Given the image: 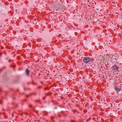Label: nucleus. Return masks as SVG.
<instances>
[{
  "label": "nucleus",
  "instance_id": "nucleus-1",
  "mask_svg": "<svg viewBox=\"0 0 122 122\" xmlns=\"http://www.w3.org/2000/svg\"><path fill=\"white\" fill-rule=\"evenodd\" d=\"M111 69L113 71L117 72L118 70L119 67L116 65H114L111 67Z\"/></svg>",
  "mask_w": 122,
  "mask_h": 122
},
{
  "label": "nucleus",
  "instance_id": "nucleus-2",
  "mask_svg": "<svg viewBox=\"0 0 122 122\" xmlns=\"http://www.w3.org/2000/svg\"><path fill=\"white\" fill-rule=\"evenodd\" d=\"M91 60V59L89 57H85L83 59L84 61L86 63H87Z\"/></svg>",
  "mask_w": 122,
  "mask_h": 122
},
{
  "label": "nucleus",
  "instance_id": "nucleus-3",
  "mask_svg": "<svg viewBox=\"0 0 122 122\" xmlns=\"http://www.w3.org/2000/svg\"><path fill=\"white\" fill-rule=\"evenodd\" d=\"M25 71L27 75L28 76H29V73L30 71L29 70V69L28 68Z\"/></svg>",
  "mask_w": 122,
  "mask_h": 122
},
{
  "label": "nucleus",
  "instance_id": "nucleus-4",
  "mask_svg": "<svg viewBox=\"0 0 122 122\" xmlns=\"http://www.w3.org/2000/svg\"><path fill=\"white\" fill-rule=\"evenodd\" d=\"M115 89L117 93L119 92L120 91V89L118 87L115 88Z\"/></svg>",
  "mask_w": 122,
  "mask_h": 122
},
{
  "label": "nucleus",
  "instance_id": "nucleus-5",
  "mask_svg": "<svg viewBox=\"0 0 122 122\" xmlns=\"http://www.w3.org/2000/svg\"><path fill=\"white\" fill-rule=\"evenodd\" d=\"M3 103V102L2 101H0V103L1 104H2Z\"/></svg>",
  "mask_w": 122,
  "mask_h": 122
},
{
  "label": "nucleus",
  "instance_id": "nucleus-6",
  "mask_svg": "<svg viewBox=\"0 0 122 122\" xmlns=\"http://www.w3.org/2000/svg\"><path fill=\"white\" fill-rule=\"evenodd\" d=\"M36 102H40V100H36Z\"/></svg>",
  "mask_w": 122,
  "mask_h": 122
},
{
  "label": "nucleus",
  "instance_id": "nucleus-7",
  "mask_svg": "<svg viewBox=\"0 0 122 122\" xmlns=\"http://www.w3.org/2000/svg\"><path fill=\"white\" fill-rule=\"evenodd\" d=\"M51 119L52 120L53 119L54 117H51Z\"/></svg>",
  "mask_w": 122,
  "mask_h": 122
},
{
  "label": "nucleus",
  "instance_id": "nucleus-8",
  "mask_svg": "<svg viewBox=\"0 0 122 122\" xmlns=\"http://www.w3.org/2000/svg\"><path fill=\"white\" fill-rule=\"evenodd\" d=\"M32 107V105L31 104H30L29 105V107Z\"/></svg>",
  "mask_w": 122,
  "mask_h": 122
},
{
  "label": "nucleus",
  "instance_id": "nucleus-9",
  "mask_svg": "<svg viewBox=\"0 0 122 122\" xmlns=\"http://www.w3.org/2000/svg\"><path fill=\"white\" fill-rule=\"evenodd\" d=\"M8 58H9V57H6V59H6V60H7L8 59Z\"/></svg>",
  "mask_w": 122,
  "mask_h": 122
},
{
  "label": "nucleus",
  "instance_id": "nucleus-10",
  "mask_svg": "<svg viewBox=\"0 0 122 122\" xmlns=\"http://www.w3.org/2000/svg\"><path fill=\"white\" fill-rule=\"evenodd\" d=\"M30 96V95H27V97H29V96Z\"/></svg>",
  "mask_w": 122,
  "mask_h": 122
},
{
  "label": "nucleus",
  "instance_id": "nucleus-11",
  "mask_svg": "<svg viewBox=\"0 0 122 122\" xmlns=\"http://www.w3.org/2000/svg\"><path fill=\"white\" fill-rule=\"evenodd\" d=\"M71 122H75V121H73L72 120L71 121Z\"/></svg>",
  "mask_w": 122,
  "mask_h": 122
},
{
  "label": "nucleus",
  "instance_id": "nucleus-12",
  "mask_svg": "<svg viewBox=\"0 0 122 122\" xmlns=\"http://www.w3.org/2000/svg\"><path fill=\"white\" fill-rule=\"evenodd\" d=\"M11 61V60H10L9 61V62H10Z\"/></svg>",
  "mask_w": 122,
  "mask_h": 122
},
{
  "label": "nucleus",
  "instance_id": "nucleus-13",
  "mask_svg": "<svg viewBox=\"0 0 122 122\" xmlns=\"http://www.w3.org/2000/svg\"><path fill=\"white\" fill-rule=\"evenodd\" d=\"M87 2H89V0H88L87 1Z\"/></svg>",
  "mask_w": 122,
  "mask_h": 122
},
{
  "label": "nucleus",
  "instance_id": "nucleus-14",
  "mask_svg": "<svg viewBox=\"0 0 122 122\" xmlns=\"http://www.w3.org/2000/svg\"><path fill=\"white\" fill-rule=\"evenodd\" d=\"M61 117V116H60V115H59V117Z\"/></svg>",
  "mask_w": 122,
  "mask_h": 122
},
{
  "label": "nucleus",
  "instance_id": "nucleus-15",
  "mask_svg": "<svg viewBox=\"0 0 122 122\" xmlns=\"http://www.w3.org/2000/svg\"><path fill=\"white\" fill-rule=\"evenodd\" d=\"M40 87H38V88H40Z\"/></svg>",
  "mask_w": 122,
  "mask_h": 122
},
{
  "label": "nucleus",
  "instance_id": "nucleus-16",
  "mask_svg": "<svg viewBox=\"0 0 122 122\" xmlns=\"http://www.w3.org/2000/svg\"><path fill=\"white\" fill-rule=\"evenodd\" d=\"M45 98V97H43V99H44V98Z\"/></svg>",
  "mask_w": 122,
  "mask_h": 122
},
{
  "label": "nucleus",
  "instance_id": "nucleus-17",
  "mask_svg": "<svg viewBox=\"0 0 122 122\" xmlns=\"http://www.w3.org/2000/svg\"><path fill=\"white\" fill-rule=\"evenodd\" d=\"M34 95H36V93H34Z\"/></svg>",
  "mask_w": 122,
  "mask_h": 122
},
{
  "label": "nucleus",
  "instance_id": "nucleus-18",
  "mask_svg": "<svg viewBox=\"0 0 122 122\" xmlns=\"http://www.w3.org/2000/svg\"><path fill=\"white\" fill-rule=\"evenodd\" d=\"M47 115V114H46V115Z\"/></svg>",
  "mask_w": 122,
  "mask_h": 122
},
{
  "label": "nucleus",
  "instance_id": "nucleus-19",
  "mask_svg": "<svg viewBox=\"0 0 122 122\" xmlns=\"http://www.w3.org/2000/svg\"><path fill=\"white\" fill-rule=\"evenodd\" d=\"M1 91V90L0 89V91Z\"/></svg>",
  "mask_w": 122,
  "mask_h": 122
},
{
  "label": "nucleus",
  "instance_id": "nucleus-20",
  "mask_svg": "<svg viewBox=\"0 0 122 122\" xmlns=\"http://www.w3.org/2000/svg\"><path fill=\"white\" fill-rule=\"evenodd\" d=\"M54 122V121H53V122Z\"/></svg>",
  "mask_w": 122,
  "mask_h": 122
}]
</instances>
